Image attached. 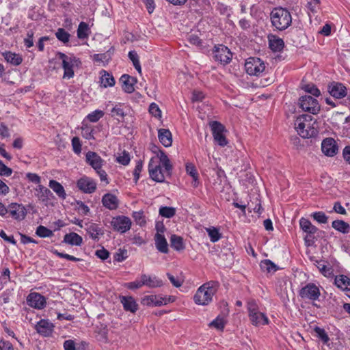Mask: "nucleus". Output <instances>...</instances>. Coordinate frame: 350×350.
<instances>
[{"label": "nucleus", "instance_id": "nucleus-1", "mask_svg": "<svg viewBox=\"0 0 350 350\" xmlns=\"http://www.w3.org/2000/svg\"><path fill=\"white\" fill-rule=\"evenodd\" d=\"M219 287V282L209 281L200 286L193 297L194 302L198 305L206 306L213 299Z\"/></svg>", "mask_w": 350, "mask_h": 350}, {"label": "nucleus", "instance_id": "nucleus-2", "mask_svg": "<svg viewBox=\"0 0 350 350\" xmlns=\"http://www.w3.org/2000/svg\"><path fill=\"white\" fill-rule=\"evenodd\" d=\"M270 15L272 25L278 30L286 29L292 23L291 15L286 9L275 8Z\"/></svg>", "mask_w": 350, "mask_h": 350}, {"label": "nucleus", "instance_id": "nucleus-3", "mask_svg": "<svg viewBox=\"0 0 350 350\" xmlns=\"http://www.w3.org/2000/svg\"><path fill=\"white\" fill-rule=\"evenodd\" d=\"M299 296L303 299H308L312 301V305L319 308L314 302L319 300L321 296L319 287L314 283H308L299 291Z\"/></svg>", "mask_w": 350, "mask_h": 350}, {"label": "nucleus", "instance_id": "nucleus-4", "mask_svg": "<svg viewBox=\"0 0 350 350\" xmlns=\"http://www.w3.org/2000/svg\"><path fill=\"white\" fill-rule=\"evenodd\" d=\"M209 125L215 142L222 147L226 146L228 140L224 135L226 131L225 126L218 121H211Z\"/></svg>", "mask_w": 350, "mask_h": 350}, {"label": "nucleus", "instance_id": "nucleus-5", "mask_svg": "<svg viewBox=\"0 0 350 350\" xmlns=\"http://www.w3.org/2000/svg\"><path fill=\"white\" fill-rule=\"evenodd\" d=\"M299 105L303 111L312 114H317L321 109L318 100L309 95L301 96L299 100Z\"/></svg>", "mask_w": 350, "mask_h": 350}, {"label": "nucleus", "instance_id": "nucleus-6", "mask_svg": "<svg viewBox=\"0 0 350 350\" xmlns=\"http://www.w3.org/2000/svg\"><path fill=\"white\" fill-rule=\"evenodd\" d=\"M213 53L215 61L219 62L223 65L229 64L232 58V52L223 44L215 46Z\"/></svg>", "mask_w": 350, "mask_h": 350}, {"label": "nucleus", "instance_id": "nucleus-7", "mask_svg": "<svg viewBox=\"0 0 350 350\" xmlns=\"http://www.w3.org/2000/svg\"><path fill=\"white\" fill-rule=\"evenodd\" d=\"M245 68L248 75L258 76L265 70V66L260 58L250 57L246 60Z\"/></svg>", "mask_w": 350, "mask_h": 350}, {"label": "nucleus", "instance_id": "nucleus-8", "mask_svg": "<svg viewBox=\"0 0 350 350\" xmlns=\"http://www.w3.org/2000/svg\"><path fill=\"white\" fill-rule=\"evenodd\" d=\"M59 59L62 60V67L64 68V78L70 79L74 76L73 66L79 62L75 56H68L63 53H58Z\"/></svg>", "mask_w": 350, "mask_h": 350}, {"label": "nucleus", "instance_id": "nucleus-9", "mask_svg": "<svg viewBox=\"0 0 350 350\" xmlns=\"http://www.w3.org/2000/svg\"><path fill=\"white\" fill-rule=\"evenodd\" d=\"M131 220L129 217L120 215L113 217L111 225L114 230L120 233H124L129 230L131 227Z\"/></svg>", "mask_w": 350, "mask_h": 350}, {"label": "nucleus", "instance_id": "nucleus-10", "mask_svg": "<svg viewBox=\"0 0 350 350\" xmlns=\"http://www.w3.org/2000/svg\"><path fill=\"white\" fill-rule=\"evenodd\" d=\"M321 150L327 157H334L338 152L336 141L332 137L324 139L321 143Z\"/></svg>", "mask_w": 350, "mask_h": 350}, {"label": "nucleus", "instance_id": "nucleus-11", "mask_svg": "<svg viewBox=\"0 0 350 350\" xmlns=\"http://www.w3.org/2000/svg\"><path fill=\"white\" fill-rule=\"evenodd\" d=\"M6 208L7 213H9L16 220L21 221L24 219L27 215L26 209L23 204L11 203Z\"/></svg>", "mask_w": 350, "mask_h": 350}, {"label": "nucleus", "instance_id": "nucleus-12", "mask_svg": "<svg viewBox=\"0 0 350 350\" xmlns=\"http://www.w3.org/2000/svg\"><path fill=\"white\" fill-rule=\"evenodd\" d=\"M148 172L152 180L158 183H163L165 176L162 172L161 165L155 163L153 159H151L148 164Z\"/></svg>", "mask_w": 350, "mask_h": 350}, {"label": "nucleus", "instance_id": "nucleus-13", "mask_svg": "<svg viewBox=\"0 0 350 350\" xmlns=\"http://www.w3.org/2000/svg\"><path fill=\"white\" fill-rule=\"evenodd\" d=\"M299 226L303 231L308 234L305 237L306 243H307L310 241L313 243V237H312V235L318 231V228L314 225H312L310 220L304 217L301 218V219L299 220Z\"/></svg>", "mask_w": 350, "mask_h": 350}, {"label": "nucleus", "instance_id": "nucleus-14", "mask_svg": "<svg viewBox=\"0 0 350 350\" xmlns=\"http://www.w3.org/2000/svg\"><path fill=\"white\" fill-rule=\"evenodd\" d=\"M78 188L85 193H92L96 189V183L95 181L87 176L81 178L77 181Z\"/></svg>", "mask_w": 350, "mask_h": 350}, {"label": "nucleus", "instance_id": "nucleus-15", "mask_svg": "<svg viewBox=\"0 0 350 350\" xmlns=\"http://www.w3.org/2000/svg\"><path fill=\"white\" fill-rule=\"evenodd\" d=\"M141 303L147 306H161L167 304V298L153 295H146L142 299Z\"/></svg>", "mask_w": 350, "mask_h": 350}, {"label": "nucleus", "instance_id": "nucleus-16", "mask_svg": "<svg viewBox=\"0 0 350 350\" xmlns=\"http://www.w3.org/2000/svg\"><path fill=\"white\" fill-rule=\"evenodd\" d=\"M329 94L334 98L340 99L346 96L347 88L341 83L333 82L328 88Z\"/></svg>", "mask_w": 350, "mask_h": 350}, {"label": "nucleus", "instance_id": "nucleus-17", "mask_svg": "<svg viewBox=\"0 0 350 350\" xmlns=\"http://www.w3.org/2000/svg\"><path fill=\"white\" fill-rule=\"evenodd\" d=\"M27 301L29 306L37 309H42L46 305L44 297L37 293H30Z\"/></svg>", "mask_w": 350, "mask_h": 350}, {"label": "nucleus", "instance_id": "nucleus-18", "mask_svg": "<svg viewBox=\"0 0 350 350\" xmlns=\"http://www.w3.org/2000/svg\"><path fill=\"white\" fill-rule=\"evenodd\" d=\"M85 158L87 163L95 170H98L102 168L105 162L104 160L95 152H88Z\"/></svg>", "mask_w": 350, "mask_h": 350}, {"label": "nucleus", "instance_id": "nucleus-19", "mask_svg": "<svg viewBox=\"0 0 350 350\" xmlns=\"http://www.w3.org/2000/svg\"><path fill=\"white\" fill-rule=\"evenodd\" d=\"M120 83L122 84V90L126 93L131 94L135 91L134 85L137 83V79L124 74L120 77Z\"/></svg>", "mask_w": 350, "mask_h": 350}, {"label": "nucleus", "instance_id": "nucleus-20", "mask_svg": "<svg viewBox=\"0 0 350 350\" xmlns=\"http://www.w3.org/2000/svg\"><path fill=\"white\" fill-rule=\"evenodd\" d=\"M54 325L48 320L42 319L36 325L37 332L44 336H50L53 330Z\"/></svg>", "mask_w": 350, "mask_h": 350}, {"label": "nucleus", "instance_id": "nucleus-21", "mask_svg": "<svg viewBox=\"0 0 350 350\" xmlns=\"http://www.w3.org/2000/svg\"><path fill=\"white\" fill-rule=\"evenodd\" d=\"M120 302L124 310L135 313L138 310V304L131 296H121Z\"/></svg>", "mask_w": 350, "mask_h": 350}, {"label": "nucleus", "instance_id": "nucleus-22", "mask_svg": "<svg viewBox=\"0 0 350 350\" xmlns=\"http://www.w3.org/2000/svg\"><path fill=\"white\" fill-rule=\"evenodd\" d=\"M102 203L105 208L116 210L118 207L119 200L115 195L107 193L103 196Z\"/></svg>", "mask_w": 350, "mask_h": 350}, {"label": "nucleus", "instance_id": "nucleus-23", "mask_svg": "<svg viewBox=\"0 0 350 350\" xmlns=\"http://www.w3.org/2000/svg\"><path fill=\"white\" fill-rule=\"evenodd\" d=\"M249 317L252 324L255 326L265 325L269 323V319L266 314L260 311L250 314Z\"/></svg>", "mask_w": 350, "mask_h": 350}, {"label": "nucleus", "instance_id": "nucleus-24", "mask_svg": "<svg viewBox=\"0 0 350 350\" xmlns=\"http://www.w3.org/2000/svg\"><path fill=\"white\" fill-rule=\"evenodd\" d=\"M154 241L155 247L159 252L163 254L168 253V244L164 235L161 233H156L154 235Z\"/></svg>", "mask_w": 350, "mask_h": 350}, {"label": "nucleus", "instance_id": "nucleus-25", "mask_svg": "<svg viewBox=\"0 0 350 350\" xmlns=\"http://www.w3.org/2000/svg\"><path fill=\"white\" fill-rule=\"evenodd\" d=\"M143 286H146L149 288H156L163 286L162 280L157 278L156 276L152 277L146 274L141 275Z\"/></svg>", "mask_w": 350, "mask_h": 350}, {"label": "nucleus", "instance_id": "nucleus-26", "mask_svg": "<svg viewBox=\"0 0 350 350\" xmlns=\"http://www.w3.org/2000/svg\"><path fill=\"white\" fill-rule=\"evenodd\" d=\"M87 233L94 241H98L100 236L104 234V230L96 224L92 223L86 228Z\"/></svg>", "mask_w": 350, "mask_h": 350}, {"label": "nucleus", "instance_id": "nucleus-27", "mask_svg": "<svg viewBox=\"0 0 350 350\" xmlns=\"http://www.w3.org/2000/svg\"><path fill=\"white\" fill-rule=\"evenodd\" d=\"M5 60L13 66H18L23 62V57L21 55L11 51H5L2 53Z\"/></svg>", "mask_w": 350, "mask_h": 350}, {"label": "nucleus", "instance_id": "nucleus-28", "mask_svg": "<svg viewBox=\"0 0 350 350\" xmlns=\"http://www.w3.org/2000/svg\"><path fill=\"white\" fill-rule=\"evenodd\" d=\"M158 137L160 142L165 146L169 147L172 145V133L168 129H161L158 131Z\"/></svg>", "mask_w": 350, "mask_h": 350}, {"label": "nucleus", "instance_id": "nucleus-29", "mask_svg": "<svg viewBox=\"0 0 350 350\" xmlns=\"http://www.w3.org/2000/svg\"><path fill=\"white\" fill-rule=\"evenodd\" d=\"M100 85L103 88L113 87L115 85V79L111 74L105 70L100 72Z\"/></svg>", "mask_w": 350, "mask_h": 350}, {"label": "nucleus", "instance_id": "nucleus-30", "mask_svg": "<svg viewBox=\"0 0 350 350\" xmlns=\"http://www.w3.org/2000/svg\"><path fill=\"white\" fill-rule=\"evenodd\" d=\"M336 286L342 291H350V278L345 275H336L334 280Z\"/></svg>", "mask_w": 350, "mask_h": 350}, {"label": "nucleus", "instance_id": "nucleus-31", "mask_svg": "<svg viewBox=\"0 0 350 350\" xmlns=\"http://www.w3.org/2000/svg\"><path fill=\"white\" fill-rule=\"evenodd\" d=\"M64 242L71 245L80 246L82 244L83 239L78 234L70 232L64 236Z\"/></svg>", "mask_w": 350, "mask_h": 350}, {"label": "nucleus", "instance_id": "nucleus-32", "mask_svg": "<svg viewBox=\"0 0 350 350\" xmlns=\"http://www.w3.org/2000/svg\"><path fill=\"white\" fill-rule=\"evenodd\" d=\"M49 187L53 190L54 192L59 196V198L64 200L66 198V191L63 186L55 180H51L49 182Z\"/></svg>", "mask_w": 350, "mask_h": 350}, {"label": "nucleus", "instance_id": "nucleus-33", "mask_svg": "<svg viewBox=\"0 0 350 350\" xmlns=\"http://www.w3.org/2000/svg\"><path fill=\"white\" fill-rule=\"evenodd\" d=\"M332 227L343 234H347L350 230V226L343 220L336 219L333 221Z\"/></svg>", "mask_w": 350, "mask_h": 350}, {"label": "nucleus", "instance_id": "nucleus-34", "mask_svg": "<svg viewBox=\"0 0 350 350\" xmlns=\"http://www.w3.org/2000/svg\"><path fill=\"white\" fill-rule=\"evenodd\" d=\"M170 245L176 251H182L185 249L183 239L180 236L172 234L170 237Z\"/></svg>", "mask_w": 350, "mask_h": 350}, {"label": "nucleus", "instance_id": "nucleus-35", "mask_svg": "<svg viewBox=\"0 0 350 350\" xmlns=\"http://www.w3.org/2000/svg\"><path fill=\"white\" fill-rule=\"evenodd\" d=\"M297 133L302 138H310L314 137L318 134L317 130L310 126V124L308 123V125L306 128H303V130H297Z\"/></svg>", "mask_w": 350, "mask_h": 350}, {"label": "nucleus", "instance_id": "nucleus-36", "mask_svg": "<svg viewBox=\"0 0 350 350\" xmlns=\"http://www.w3.org/2000/svg\"><path fill=\"white\" fill-rule=\"evenodd\" d=\"M312 120V116L310 115H302L298 117L295 122V129L297 130H303V128L307 127L308 123L306 122H310Z\"/></svg>", "mask_w": 350, "mask_h": 350}, {"label": "nucleus", "instance_id": "nucleus-37", "mask_svg": "<svg viewBox=\"0 0 350 350\" xmlns=\"http://www.w3.org/2000/svg\"><path fill=\"white\" fill-rule=\"evenodd\" d=\"M269 48L274 52L281 51L284 46V42L283 40L275 36H273V38L269 39Z\"/></svg>", "mask_w": 350, "mask_h": 350}, {"label": "nucleus", "instance_id": "nucleus-38", "mask_svg": "<svg viewBox=\"0 0 350 350\" xmlns=\"http://www.w3.org/2000/svg\"><path fill=\"white\" fill-rule=\"evenodd\" d=\"M36 191L38 192V197L42 202H46L49 199V196L52 195V193L50 189L44 187L43 185H39Z\"/></svg>", "mask_w": 350, "mask_h": 350}, {"label": "nucleus", "instance_id": "nucleus-39", "mask_svg": "<svg viewBox=\"0 0 350 350\" xmlns=\"http://www.w3.org/2000/svg\"><path fill=\"white\" fill-rule=\"evenodd\" d=\"M89 26L85 22H81L77 29V37L79 39L87 38L89 36Z\"/></svg>", "mask_w": 350, "mask_h": 350}, {"label": "nucleus", "instance_id": "nucleus-40", "mask_svg": "<svg viewBox=\"0 0 350 350\" xmlns=\"http://www.w3.org/2000/svg\"><path fill=\"white\" fill-rule=\"evenodd\" d=\"M186 172L188 174H189L193 179V187H197L198 185V174L197 172L196 168L195 165L192 163H187L186 165Z\"/></svg>", "mask_w": 350, "mask_h": 350}, {"label": "nucleus", "instance_id": "nucleus-41", "mask_svg": "<svg viewBox=\"0 0 350 350\" xmlns=\"http://www.w3.org/2000/svg\"><path fill=\"white\" fill-rule=\"evenodd\" d=\"M55 36L58 40L66 44L69 42L70 35L64 28H58L55 33Z\"/></svg>", "mask_w": 350, "mask_h": 350}, {"label": "nucleus", "instance_id": "nucleus-42", "mask_svg": "<svg viewBox=\"0 0 350 350\" xmlns=\"http://www.w3.org/2000/svg\"><path fill=\"white\" fill-rule=\"evenodd\" d=\"M176 214V209L174 207L161 206L159 208V215L165 218H172Z\"/></svg>", "mask_w": 350, "mask_h": 350}, {"label": "nucleus", "instance_id": "nucleus-43", "mask_svg": "<svg viewBox=\"0 0 350 350\" xmlns=\"http://www.w3.org/2000/svg\"><path fill=\"white\" fill-rule=\"evenodd\" d=\"M36 234L42 238L51 237L53 235L52 230L42 225L37 227Z\"/></svg>", "mask_w": 350, "mask_h": 350}, {"label": "nucleus", "instance_id": "nucleus-44", "mask_svg": "<svg viewBox=\"0 0 350 350\" xmlns=\"http://www.w3.org/2000/svg\"><path fill=\"white\" fill-rule=\"evenodd\" d=\"M206 232L210 237L211 241L213 243L218 241L221 237L219 230L215 227L206 228Z\"/></svg>", "mask_w": 350, "mask_h": 350}, {"label": "nucleus", "instance_id": "nucleus-45", "mask_svg": "<svg viewBox=\"0 0 350 350\" xmlns=\"http://www.w3.org/2000/svg\"><path fill=\"white\" fill-rule=\"evenodd\" d=\"M314 330L317 337L321 339L324 344H327L329 342V338L324 329L317 326L314 327Z\"/></svg>", "mask_w": 350, "mask_h": 350}, {"label": "nucleus", "instance_id": "nucleus-46", "mask_svg": "<svg viewBox=\"0 0 350 350\" xmlns=\"http://www.w3.org/2000/svg\"><path fill=\"white\" fill-rule=\"evenodd\" d=\"M260 268L263 271L271 272V271H276V265L270 260H264L260 262Z\"/></svg>", "mask_w": 350, "mask_h": 350}, {"label": "nucleus", "instance_id": "nucleus-47", "mask_svg": "<svg viewBox=\"0 0 350 350\" xmlns=\"http://www.w3.org/2000/svg\"><path fill=\"white\" fill-rule=\"evenodd\" d=\"M302 89L314 96H319L321 94L320 90L313 83L306 84L303 85Z\"/></svg>", "mask_w": 350, "mask_h": 350}, {"label": "nucleus", "instance_id": "nucleus-48", "mask_svg": "<svg viewBox=\"0 0 350 350\" xmlns=\"http://www.w3.org/2000/svg\"><path fill=\"white\" fill-rule=\"evenodd\" d=\"M133 217L134 218L135 222L141 226H144L146 223L143 211L133 212Z\"/></svg>", "mask_w": 350, "mask_h": 350}, {"label": "nucleus", "instance_id": "nucleus-49", "mask_svg": "<svg viewBox=\"0 0 350 350\" xmlns=\"http://www.w3.org/2000/svg\"><path fill=\"white\" fill-rule=\"evenodd\" d=\"M210 327H214L219 330H222L225 326L224 319L219 316L209 323Z\"/></svg>", "mask_w": 350, "mask_h": 350}, {"label": "nucleus", "instance_id": "nucleus-50", "mask_svg": "<svg viewBox=\"0 0 350 350\" xmlns=\"http://www.w3.org/2000/svg\"><path fill=\"white\" fill-rule=\"evenodd\" d=\"M312 217L320 224H326L327 222L328 217L323 212L321 211L314 213L312 214Z\"/></svg>", "mask_w": 350, "mask_h": 350}, {"label": "nucleus", "instance_id": "nucleus-51", "mask_svg": "<svg viewBox=\"0 0 350 350\" xmlns=\"http://www.w3.org/2000/svg\"><path fill=\"white\" fill-rule=\"evenodd\" d=\"M143 168V161L139 159L137 161L135 167L133 171V176L135 182L137 183L139 178L140 173Z\"/></svg>", "mask_w": 350, "mask_h": 350}, {"label": "nucleus", "instance_id": "nucleus-52", "mask_svg": "<svg viewBox=\"0 0 350 350\" xmlns=\"http://www.w3.org/2000/svg\"><path fill=\"white\" fill-rule=\"evenodd\" d=\"M149 112L151 115H152L155 118H161V111L159 106L154 103H152L150 105Z\"/></svg>", "mask_w": 350, "mask_h": 350}, {"label": "nucleus", "instance_id": "nucleus-53", "mask_svg": "<svg viewBox=\"0 0 350 350\" xmlns=\"http://www.w3.org/2000/svg\"><path fill=\"white\" fill-rule=\"evenodd\" d=\"M247 308L248 310V313L252 314L256 312H258V306L254 299H250L247 303Z\"/></svg>", "mask_w": 350, "mask_h": 350}, {"label": "nucleus", "instance_id": "nucleus-54", "mask_svg": "<svg viewBox=\"0 0 350 350\" xmlns=\"http://www.w3.org/2000/svg\"><path fill=\"white\" fill-rule=\"evenodd\" d=\"M12 170L6 166L0 159V176H10L12 174Z\"/></svg>", "mask_w": 350, "mask_h": 350}, {"label": "nucleus", "instance_id": "nucleus-55", "mask_svg": "<svg viewBox=\"0 0 350 350\" xmlns=\"http://www.w3.org/2000/svg\"><path fill=\"white\" fill-rule=\"evenodd\" d=\"M103 112L100 110H96L88 116V120L92 122H97L103 116Z\"/></svg>", "mask_w": 350, "mask_h": 350}, {"label": "nucleus", "instance_id": "nucleus-56", "mask_svg": "<svg viewBox=\"0 0 350 350\" xmlns=\"http://www.w3.org/2000/svg\"><path fill=\"white\" fill-rule=\"evenodd\" d=\"M33 30L30 29L27 31V38L24 39V43L27 48H30L33 45Z\"/></svg>", "mask_w": 350, "mask_h": 350}, {"label": "nucleus", "instance_id": "nucleus-57", "mask_svg": "<svg viewBox=\"0 0 350 350\" xmlns=\"http://www.w3.org/2000/svg\"><path fill=\"white\" fill-rule=\"evenodd\" d=\"M72 146L73 151L76 154H79L81 152V144L78 137H74L72 139Z\"/></svg>", "mask_w": 350, "mask_h": 350}, {"label": "nucleus", "instance_id": "nucleus-58", "mask_svg": "<svg viewBox=\"0 0 350 350\" xmlns=\"http://www.w3.org/2000/svg\"><path fill=\"white\" fill-rule=\"evenodd\" d=\"M127 258V252L125 250L120 249L118 252L114 254V260L117 262H122Z\"/></svg>", "mask_w": 350, "mask_h": 350}, {"label": "nucleus", "instance_id": "nucleus-59", "mask_svg": "<svg viewBox=\"0 0 350 350\" xmlns=\"http://www.w3.org/2000/svg\"><path fill=\"white\" fill-rule=\"evenodd\" d=\"M130 160L129 154L126 151H124L122 155H120L117 158V161L123 165H127L129 163Z\"/></svg>", "mask_w": 350, "mask_h": 350}, {"label": "nucleus", "instance_id": "nucleus-60", "mask_svg": "<svg viewBox=\"0 0 350 350\" xmlns=\"http://www.w3.org/2000/svg\"><path fill=\"white\" fill-rule=\"evenodd\" d=\"M77 208L79 213L87 215L90 212L89 207L81 201L77 202Z\"/></svg>", "mask_w": 350, "mask_h": 350}, {"label": "nucleus", "instance_id": "nucleus-61", "mask_svg": "<svg viewBox=\"0 0 350 350\" xmlns=\"http://www.w3.org/2000/svg\"><path fill=\"white\" fill-rule=\"evenodd\" d=\"M111 116L113 117H121L124 118L125 113L123 109L120 107V105H116L111 111Z\"/></svg>", "mask_w": 350, "mask_h": 350}, {"label": "nucleus", "instance_id": "nucleus-62", "mask_svg": "<svg viewBox=\"0 0 350 350\" xmlns=\"http://www.w3.org/2000/svg\"><path fill=\"white\" fill-rule=\"evenodd\" d=\"M64 350H80L79 347H77L75 342L72 340H66L64 342Z\"/></svg>", "mask_w": 350, "mask_h": 350}, {"label": "nucleus", "instance_id": "nucleus-63", "mask_svg": "<svg viewBox=\"0 0 350 350\" xmlns=\"http://www.w3.org/2000/svg\"><path fill=\"white\" fill-rule=\"evenodd\" d=\"M95 254L98 258L103 260L107 259L109 256V252L104 247L96 250Z\"/></svg>", "mask_w": 350, "mask_h": 350}, {"label": "nucleus", "instance_id": "nucleus-64", "mask_svg": "<svg viewBox=\"0 0 350 350\" xmlns=\"http://www.w3.org/2000/svg\"><path fill=\"white\" fill-rule=\"evenodd\" d=\"M13 345L9 341L0 338V350H13Z\"/></svg>", "mask_w": 350, "mask_h": 350}]
</instances>
